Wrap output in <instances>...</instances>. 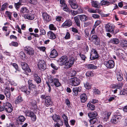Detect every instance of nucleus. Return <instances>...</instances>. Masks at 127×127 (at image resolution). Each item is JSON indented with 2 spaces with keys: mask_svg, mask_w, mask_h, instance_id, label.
I'll return each mask as SVG.
<instances>
[{
  "mask_svg": "<svg viewBox=\"0 0 127 127\" xmlns=\"http://www.w3.org/2000/svg\"><path fill=\"white\" fill-rule=\"evenodd\" d=\"M119 42L120 41L118 39L116 38L112 39L110 41V42L111 43L115 44H118Z\"/></svg>",
  "mask_w": 127,
  "mask_h": 127,
  "instance_id": "2f4dec72",
  "label": "nucleus"
},
{
  "mask_svg": "<svg viewBox=\"0 0 127 127\" xmlns=\"http://www.w3.org/2000/svg\"><path fill=\"white\" fill-rule=\"evenodd\" d=\"M80 98L81 101L82 102L84 103L87 99V97L85 94H83L81 95Z\"/></svg>",
  "mask_w": 127,
  "mask_h": 127,
  "instance_id": "393cba45",
  "label": "nucleus"
},
{
  "mask_svg": "<svg viewBox=\"0 0 127 127\" xmlns=\"http://www.w3.org/2000/svg\"><path fill=\"white\" fill-rule=\"evenodd\" d=\"M92 17L95 19H98L99 18V16L97 14H94L92 15Z\"/></svg>",
  "mask_w": 127,
  "mask_h": 127,
  "instance_id": "052dcab7",
  "label": "nucleus"
},
{
  "mask_svg": "<svg viewBox=\"0 0 127 127\" xmlns=\"http://www.w3.org/2000/svg\"><path fill=\"white\" fill-rule=\"evenodd\" d=\"M121 44L124 45V46H127V41L125 39H122L121 41Z\"/></svg>",
  "mask_w": 127,
  "mask_h": 127,
  "instance_id": "a19ab883",
  "label": "nucleus"
},
{
  "mask_svg": "<svg viewBox=\"0 0 127 127\" xmlns=\"http://www.w3.org/2000/svg\"><path fill=\"white\" fill-rule=\"evenodd\" d=\"M24 50L27 51V53L30 55L33 56L34 54V52L32 48L27 46L24 48Z\"/></svg>",
  "mask_w": 127,
  "mask_h": 127,
  "instance_id": "2eb2a0df",
  "label": "nucleus"
},
{
  "mask_svg": "<svg viewBox=\"0 0 127 127\" xmlns=\"http://www.w3.org/2000/svg\"><path fill=\"white\" fill-rule=\"evenodd\" d=\"M34 77V80L37 84L40 83L41 82V78L39 77L38 75L37 74H33Z\"/></svg>",
  "mask_w": 127,
  "mask_h": 127,
  "instance_id": "6ab92c4d",
  "label": "nucleus"
},
{
  "mask_svg": "<svg viewBox=\"0 0 127 127\" xmlns=\"http://www.w3.org/2000/svg\"><path fill=\"white\" fill-rule=\"evenodd\" d=\"M88 11L89 12L91 13H99L100 12V10L98 9H96L95 10L91 8H88Z\"/></svg>",
  "mask_w": 127,
  "mask_h": 127,
  "instance_id": "5701e85b",
  "label": "nucleus"
},
{
  "mask_svg": "<svg viewBox=\"0 0 127 127\" xmlns=\"http://www.w3.org/2000/svg\"><path fill=\"white\" fill-rule=\"evenodd\" d=\"M8 5L7 3H4L1 6V9L2 11L4 10L5 8H7Z\"/></svg>",
  "mask_w": 127,
  "mask_h": 127,
  "instance_id": "ea45409f",
  "label": "nucleus"
},
{
  "mask_svg": "<svg viewBox=\"0 0 127 127\" xmlns=\"http://www.w3.org/2000/svg\"><path fill=\"white\" fill-rule=\"evenodd\" d=\"M37 66L39 69L44 70L46 68L45 63L43 60H39L38 61Z\"/></svg>",
  "mask_w": 127,
  "mask_h": 127,
  "instance_id": "423d86ee",
  "label": "nucleus"
},
{
  "mask_svg": "<svg viewBox=\"0 0 127 127\" xmlns=\"http://www.w3.org/2000/svg\"><path fill=\"white\" fill-rule=\"evenodd\" d=\"M8 107L7 108V109H5V110L8 113H10L13 110V108L12 107L11 105L10 104V105L8 106Z\"/></svg>",
  "mask_w": 127,
  "mask_h": 127,
  "instance_id": "e433bc0d",
  "label": "nucleus"
},
{
  "mask_svg": "<svg viewBox=\"0 0 127 127\" xmlns=\"http://www.w3.org/2000/svg\"><path fill=\"white\" fill-rule=\"evenodd\" d=\"M40 32L41 33V35H44L46 33L45 31L42 28H40Z\"/></svg>",
  "mask_w": 127,
  "mask_h": 127,
  "instance_id": "6e6d98bb",
  "label": "nucleus"
},
{
  "mask_svg": "<svg viewBox=\"0 0 127 127\" xmlns=\"http://www.w3.org/2000/svg\"><path fill=\"white\" fill-rule=\"evenodd\" d=\"M96 118H93L91 119L90 120V123L91 124H94L96 122Z\"/></svg>",
  "mask_w": 127,
  "mask_h": 127,
  "instance_id": "8fccbe9b",
  "label": "nucleus"
},
{
  "mask_svg": "<svg viewBox=\"0 0 127 127\" xmlns=\"http://www.w3.org/2000/svg\"><path fill=\"white\" fill-rule=\"evenodd\" d=\"M122 74L118 72L117 73V77L118 80L119 81H121L123 79L122 77Z\"/></svg>",
  "mask_w": 127,
  "mask_h": 127,
  "instance_id": "7c9ffc66",
  "label": "nucleus"
},
{
  "mask_svg": "<svg viewBox=\"0 0 127 127\" xmlns=\"http://www.w3.org/2000/svg\"><path fill=\"white\" fill-rule=\"evenodd\" d=\"M70 5L72 8L74 9L77 8L78 7V5L75 3L71 4Z\"/></svg>",
  "mask_w": 127,
  "mask_h": 127,
  "instance_id": "de8ad7c7",
  "label": "nucleus"
},
{
  "mask_svg": "<svg viewBox=\"0 0 127 127\" xmlns=\"http://www.w3.org/2000/svg\"><path fill=\"white\" fill-rule=\"evenodd\" d=\"M120 94L121 95H127V91L125 90H122L120 92Z\"/></svg>",
  "mask_w": 127,
  "mask_h": 127,
  "instance_id": "3c124183",
  "label": "nucleus"
},
{
  "mask_svg": "<svg viewBox=\"0 0 127 127\" xmlns=\"http://www.w3.org/2000/svg\"><path fill=\"white\" fill-rule=\"evenodd\" d=\"M105 28L106 32L114 33V27L112 26H111L110 23H108L106 25Z\"/></svg>",
  "mask_w": 127,
  "mask_h": 127,
  "instance_id": "4468645a",
  "label": "nucleus"
},
{
  "mask_svg": "<svg viewBox=\"0 0 127 127\" xmlns=\"http://www.w3.org/2000/svg\"><path fill=\"white\" fill-rule=\"evenodd\" d=\"M79 17V18L80 20L82 21H85L87 20L88 17L87 16L85 15H78Z\"/></svg>",
  "mask_w": 127,
  "mask_h": 127,
  "instance_id": "b1692460",
  "label": "nucleus"
},
{
  "mask_svg": "<svg viewBox=\"0 0 127 127\" xmlns=\"http://www.w3.org/2000/svg\"><path fill=\"white\" fill-rule=\"evenodd\" d=\"M87 66L88 68L91 69H96L97 68L96 66L92 64H87Z\"/></svg>",
  "mask_w": 127,
  "mask_h": 127,
  "instance_id": "473e14b6",
  "label": "nucleus"
},
{
  "mask_svg": "<svg viewBox=\"0 0 127 127\" xmlns=\"http://www.w3.org/2000/svg\"><path fill=\"white\" fill-rule=\"evenodd\" d=\"M53 120L56 122H59L58 121L60 120V117L56 114L53 115L52 116Z\"/></svg>",
  "mask_w": 127,
  "mask_h": 127,
  "instance_id": "c756f323",
  "label": "nucleus"
},
{
  "mask_svg": "<svg viewBox=\"0 0 127 127\" xmlns=\"http://www.w3.org/2000/svg\"><path fill=\"white\" fill-rule=\"evenodd\" d=\"M123 84L122 83H120L117 84V89H119L121 88L123 86Z\"/></svg>",
  "mask_w": 127,
  "mask_h": 127,
  "instance_id": "680f3d73",
  "label": "nucleus"
},
{
  "mask_svg": "<svg viewBox=\"0 0 127 127\" xmlns=\"http://www.w3.org/2000/svg\"><path fill=\"white\" fill-rule=\"evenodd\" d=\"M101 23V21L100 20H97L96 21L95 23V24L94 26V27L96 28V26L99 25Z\"/></svg>",
  "mask_w": 127,
  "mask_h": 127,
  "instance_id": "4d7b16f0",
  "label": "nucleus"
},
{
  "mask_svg": "<svg viewBox=\"0 0 127 127\" xmlns=\"http://www.w3.org/2000/svg\"><path fill=\"white\" fill-rule=\"evenodd\" d=\"M30 105L31 109L34 110L37 109V102L34 99L31 100L30 102Z\"/></svg>",
  "mask_w": 127,
  "mask_h": 127,
  "instance_id": "f8f14e48",
  "label": "nucleus"
},
{
  "mask_svg": "<svg viewBox=\"0 0 127 127\" xmlns=\"http://www.w3.org/2000/svg\"><path fill=\"white\" fill-rule=\"evenodd\" d=\"M80 83V81L77 78L74 77L70 79L69 83L70 85L74 86L79 85Z\"/></svg>",
  "mask_w": 127,
  "mask_h": 127,
  "instance_id": "39448f33",
  "label": "nucleus"
},
{
  "mask_svg": "<svg viewBox=\"0 0 127 127\" xmlns=\"http://www.w3.org/2000/svg\"><path fill=\"white\" fill-rule=\"evenodd\" d=\"M42 16L44 22L46 23L51 20V17L48 14L46 13H44L42 14Z\"/></svg>",
  "mask_w": 127,
  "mask_h": 127,
  "instance_id": "1a4fd4ad",
  "label": "nucleus"
},
{
  "mask_svg": "<svg viewBox=\"0 0 127 127\" xmlns=\"http://www.w3.org/2000/svg\"><path fill=\"white\" fill-rule=\"evenodd\" d=\"M70 35L68 32H67L66 33V35L64 37V38L65 39H67L70 38Z\"/></svg>",
  "mask_w": 127,
  "mask_h": 127,
  "instance_id": "864d4df0",
  "label": "nucleus"
},
{
  "mask_svg": "<svg viewBox=\"0 0 127 127\" xmlns=\"http://www.w3.org/2000/svg\"><path fill=\"white\" fill-rule=\"evenodd\" d=\"M62 116L64 120V122L68 121L67 117L64 114H63Z\"/></svg>",
  "mask_w": 127,
  "mask_h": 127,
  "instance_id": "5fc2aeb1",
  "label": "nucleus"
},
{
  "mask_svg": "<svg viewBox=\"0 0 127 127\" xmlns=\"http://www.w3.org/2000/svg\"><path fill=\"white\" fill-rule=\"evenodd\" d=\"M10 105V104L8 102H6L4 103L3 106H4L5 109H7V108L8 107V106Z\"/></svg>",
  "mask_w": 127,
  "mask_h": 127,
  "instance_id": "79ce46f5",
  "label": "nucleus"
},
{
  "mask_svg": "<svg viewBox=\"0 0 127 127\" xmlns=\"http://www.w3.org/2000/svg\"><path fill=\"white\" fill-rule=\"evenodd\" d=\"M94 93L95 94H99L100 93L99 91L97 89H95L94 90Z\"/></svg>",
  "mask_w": 127,
  "mask_h": 127,
  "instance_id": "338daca9",
  "label": "nucleus"
},
{
  "mask_svg": "<svg viewBox=\"0 0 127 127\" xmlns=\"http://www.w3.org/2000/svg\"><path fill=\"white\" fill-rule=\"evenodd\" d=\"M48 82H46V84L48 85L49 89V91L50 92L51 90V88L49 83L52 86L55 85L56 87H59L61 86V84L59 82V80L57 78H53L51 77L48 78Z\"/></svg>",
  "mask_w": 127,
  "mask_h": 127,
  "instance_id": "f03ea898",
  "label": "nucleus"
},
{
  "mask_svg": "<svg viewBox=\"0 0 127 127\" xmlns=\"http://www.w3.org/2000/svg\"><path fill=\"white\" fill-rule=\"evenodd\" d=\"M14 4L15 7L17 9L19 8L20 7L21 3L20 2H18L17 3H15Z\"/></svg>",
  "mask_w": 127,
  "mask_h": 127,
  "instance_id": "09e8293b",
  "label": "nucleus"
},
{
  "mask_svg": "<svg viewBox=\"0 0 127 127\" xmlns=\"http://www.w3.org/2000/svg\"><path fill=\"white\" fill-rule=\"evenodd\" d=\"M25 19L32 20L34 18V16L33 14H27L23 16Z\"/></svg>",
  "mask_w": 127,
  "mask_h": 127,
  "instance_id": "4be33fe9",
  "label": "nucleus"
},
{
  "mask_svg": "<svg viewBox=\"0 0 127 127\" xmlns=\"http://www.w3.org/2000/svg\"><path fill=\"white\" fill-rule=\"evenodd\" d=\"M29 10L26 7H23L21 8L20 12L21 14H23V16L28 13Z\"/></svg>",
  "mask_w": 127,
  "mask_h": 127,
  "instance_id": "412c9836",
  "label": "nucleus"
},
{
  "mask_svg": "<svg viewBox=\"0 0 127 127\" xmlns=\"http://www.w3.org/2000/svg\"><path fill=\"white\" fill-rule=\"evenodd\" d=\"M74 62V58L72 57L68 59L67 57L65 56H62L59 60L58 63L61 65H64L65 69H68L70 67Z\"/></svg>",
  "mask_w": 127,
  "mask_h": 127,
  "instance_id": "f257e3e1",
  "label": "nucleus"
},
{
  "mask_svg": "<svg viewBox=\"0 0 127 127\" xmlns=\"http://www.w3.org/2000/svg\"><path fill=\"white\" fill-rule=\"evenodd\" d=\"M35 85L33 83L28 86V89L26 86L24 87L21 88V90L24 92L27 95L30 94L31 93V88L34 89L35 88Z\"/></svg>",
  "mask_w": 127,
  "mask_h": 127,
  "instance_id": "20e7f679",
  "label": "nucleus"
},
{
  "mask_svg": "<svg viewBox=\"0 0 127 127\" xmlns=\"http://www.w3.org/2000/svg\"><path fill=\"white\" fill-rule=\"evenodd\" d=\"M5 94L7 97H9L11 95V93L10 92V90L6 88L5 90Z\"/></svg>",
  "mask_w": 127,
  "mask_h": 127,
  "instance_id": "f704fd0d",
  "label": "nucleus"
},
{
  "mask_svg": "<svg viewBox=\"0 0 127 127\" xmlns=\"http://www.w3.org/2000/svg\"><path fill=\"white\" fill-rule=\"evenodd\" d=\"M121 118V116L120 115H114L112 117L111 120V122L113 123L116 124Z\"/></svg>",
  "mask_w": 127,
  "mask_h": 127,
  "instance_id": "9b49d317",
  "label": "nucleus"
},
{
  "mask_svg": "<svg viewBox=\"0 0 127 127\" xmlns=\"http://www.w3.org/2000/svg\"><path fill=\"white\" fill-rule=\"evenodd\" d=\"M79 16H77L74 17L75 22L77 26L78 27H80V22L79 20Z\"/></svg>",
  "mask_w": 127,
  "mask_h": 127,
  "instance_id": "a878e982",
  "label": "nucleus"
},
{
  "mask_svg": "<svg viewBox=\"0 0 127 127\" xmlns=\"http://www.w3.org/2000/svg\"><path fill=\"white\" fill-rule=\"evenodd\" d=\"M101 4L102 5H107L109 4V2L104 0H102L101 1Z\"/></svg>",
  "mask_w": 127,
  "mask_h": 127,
  "instance_id": "49530a36",
  "label": "nucleus"
},
{
  "mask_svg": "<svg viewBox=\"0 0 127 127\" xmlns=\"http://www.w3.org/2000/svg\"><path fill=\"white\" fill-rule=\"evenodd\" d=\"M111 113L110 112L105 111L102 114V118H103L104 121L107 122L109 119Z\"/></svg>",
  "mask_w": 127,
  "mask_h": 127,
  "instance_id": "9d476101",
  "label": "nucleus"
},
{
  "mask_svg": "<svg viewBox=\"0 0 127 127\" xmlns=\"http://www.w3.org/2000/svg\"><path fill=\"white\" fill-rule=\"evenodd\" d=\"M104 64L107 68L110 69L113 68L115 65L114 62L111 60L107 61H105L104 62Z\"/></svg>",
  "mask_w": 127,
  "mask_h": 127,
  "instance_id": "0eeeda50",
  "label": "nucleus"
},
{
  "mask_svg": "<svg viewBox=\"0 0 127 127\" xmlns=\"http://www.w3.org/2000/svg\"><path fill=\"white\" fill-rule=\"evenodd\" d=\"M84 32L85 34V37H88L89 34V31H88L87 30H85Z\"/></svg>",
  "mask_w": 127,
  "mask_h": 127,
  "instance_id": "0e129e2a",
  "label": "nucleus"
},
{
  "mask_svg": "<svg viewBox=\"0 0 127 127\" xmlns=\"http://www.w3.org/2000/svg\"><path fill=\"white\" fill-rule=\"evenodd\" d=\"M79 56L82 60H85V59L86 58V57L84 55L80 54Z\"/></svg>",
  "mask_w": 127,
  "mask_h": 127,
  "instance_id": "bf43d9fd",
  "label": "nucleus"
},
{
  "mask_svg": "<svg viewBox=\"0 0 127 127\" xmlns=\"http://www.w3.org/2000/svg\"><path fill=\"white\" fill-rule=\"evenodd\" d=\"M26 114L27 116L31 117L32 121H35L36 120V116L34 114L33 112L27 111H26Z\"/></svg>",
  "mask_w": 127,
  "mask_h": 127,
  "instance_id": "ddd939ff",
  "label": "nucleus"
},
{
  "mask_svg": "<svg viewBox=\"0 0 127 127\" xmlns=\"http://www.w3.org/2000/svg\"><path fill=\"white\" fill-rule=\"evenodd\" d=\"M76 72L75 70H73L71 71L70 73V75L72 76H74L75 75Z\"/></svg>",
  "mask_w": 127,
  "mask_h": 127,
  "instance_id": "e2e57ef3",
  "label": "nucleus"
},
{
  "mask_svg": "<svg viewBox=\"0 0 127 127\" xmlns=\"http://www.w3.org/2000/svg\"><path fill=\"white\" fill-rule=\"evenodd\" d=\"M92 5V6L95 8H98V2L96 1H92L91 2Z\"/></svg>",
  "mask_w": 127,
  "mask_h": 127,
  "instance_id": "c9c22d12",
  "label": "nucleus"
},
{
  "mask_svg": "<svg viewBox=\"0 0 127 127\" xmlns=\"http://www.w3.org/2000/svg\"><path fill=\"white\" fill-rule=\"evenodd\" d=\"M88 115L90 118H94L97 116V114L96 112H94L88 113Z\"/></svg>",
  "mask_w": 127,
  "mask_h": 127,
  "instance_id": "c85d7f7f",
  "label": "nucleus"
},
{
  "mask_svg": "<svg viewBox=\"0 0 127 127\" xmlns=\"http://www.w3.org/2000/svg\"><path fill=\"white\" fill-rule=\"evenodd\" d=\"M81 89L79 87L74 88L73 89V92L74 93V95H77L78 94V92H80Z\"/></svg>",
  "mask_w": 127,
  "mask_h": 127,
  "instance_id": "cd10ccee",
  "label": "nucleus"
},
{
  "mask_svg": "<svg viewBox=\"0 0 127 127\" xmlns=\"http://www.w3.org/2000/svg\"><path fill=\"white\" fill-rule=\"evenodd\" d=\"M41 97L42 99H45V104L47 107L52 105L53 104L51 98L49 96L45 94L41 95Z\"/></svg>",
  "mask_w": 127,
  "mask_h": 127,
  "instance_id": "7ed1b4c3",
  "label": "nucleus"
},
{
  "mask_svg": "<svg viewBox=\"0 0 127 127\" xmlns=\"http://www.w3.org/2000/svg\"><path fill=\"white\" fill-rule=\"evenodd\" d=\"M23 101V99L21 96H18L15 100V103L17 104L22 102Z\"/></svg>",
  "mask_w": 127,
  "mask_h": 127,
  "instance_id": "72a5a7b5",
  "label": "nucleus"
},
{
  "mask_svg": "<svg viewBox=\"0 0 127 127\" xmlns=\"http://www.w3.org/2000/svg\"><path fill=\"white\" fill-rule=\"evenodd\" d=\"M92 40L94 42H97L98 43V44H99V40L97 35H93L91 37Z\"/></svg>",
  "mask_w": 127,
  "mask_h": 127,
  "instance_id": "bb28decb",
  "label": "nucleus"
},
{
  "mask_svg": "<svg viewBox=\"0 0 127 127\" xmlns=\"http://www.w3.org/2000/svg\"><path fill=\"white\" fill-rule=\"evenodd\" d=\"M61 6L62 7L64 11L67 12L69 11V9L66 4H65L64 5H61Z\"/></svg>",
  "mask_w": 127,
  "mask_h": 127,
  "instance_id": "4c0bfd02",
  "label": "nucleus"
},
{
  "mask_svg": "<svg viewBox=\"0 0 127 127\" xmlns=\"http://www.w3.org/2000/svg\"><path fill=\"white\" fill-rule=\"evenodd\" d=\"M72 24V21L70 20H68L66 21L62 24V26L64 27H69L71 26Z\"/></svg>",
  "mask_w": 127,
  "mask_h": 127,
  "instance_id": "f3484780",
  "label": "nucleus"
},
{
  "mask_svg": "<svg viewBox=\"0 0 127 127\" xmlns=\"http://www.w3.org/2000/svg\"><path fill=\"white\" fill-rule=\"evenodd\" d=\"M18 119L19 121L21 122H23L25 120V118L23 116H19Z\"/></svg>",
  "mask_w": 127,
  "mask_h": 127,
  "instance_id": "a18cd8bd",
  "label": "nucleus"
},
{
  "mask_svg": "<svg viewBox=\"0 0 127 127\" xmlns=\"http://www.w3.org/2000/svg\"><path fill=\"white\" fill-rule=\"evenodd\" d=\"M58 55L57 52L55 49H53L51 52L50 55L51 58H55Z\"/></svg>",
  "mask_w": 127,
  "mask_h": 127,
  "instance_id": "aec40b11",
  "label": "nucleus"
},
{
  "mask_svg": "<svg viewBox=\"0 0 127 127\" xmlns=\"http://www.w3.org/2000/svg\"><path fill=\"white\" fill-rule=\"evenodd\" d=\"M49 29L52 30H56V28L54 27V25L52 24H50L49 26Z\"/></svg>",
  "mask_w": 127,
  "mask_h": 127,
  "instance_id": "37998d69",
  "label": "nucleus"
},
{
  "mask_svg": "<svg viewBox=\"0 0 127 127\" xmlns=\"http://www.w3.org/2000/svg\"><path fill=\"white\" fill-rule=\"evenodd\" d=\"M84 85L85 87L87 89H89L91 88V86L89 83H88L87 82L86 84H85Z\"/></svg>",
  "mask_w": 127,
  "mask_h": 127,
  "instance_id": "13d9d810",
  "label": "nucleus"
},
{
  "mask_svg": "<svg viewBox=\"0 0 127 127\" xmlns=\"http://www.w3.org/2000/svg\"><path fill=\"white\" fill-rule=\"evenodd\" d=\"M75 38L77 40H80L81 38V36L78 35H76L75 36Z\"/></svg>",
  "mask_w": 127,
  "mask_h": 127,
  "instance_id": "774afa93",
  "label": "nucleus"
},
{
  "mask_svg": "<svg viewBox=\"0 0 127 127\" xmlns=\"http://www.w3.org/2000/svg\"><path fill=\"white\" fill-rule=\"evenodd\" d=\"M87 105V107H89L91 110H94L95 109V106L90 103H88Z\"/></svg>",
  "mask_w": 127,
  "mask_h": 127,
  "instance_id": "58836bf2",
  "label": "nucleus"
},
{
  "mask_svg": "<svg viewBox=\"0 0 127 127\" xmlns=\"http://www.w3.org/2000/svg\"><path fill=\"white\" fill-rule=\"evenodd\" d=\"M71 13L72 15L73 16L75 15L79 14L78 12L75 11H73L72 12V11L71 10Z\"/></svg>",
  "mask_w": 127,
  "mask_h": 127,
  "instance_id": "69168bd1",
  "label": "nucleus"
},
{
  "mask_svg": "<svg viewBox=\"0 0 127 127\" xmlns=\"http://www.w3.org/2000/svg\"><path fill=\"white\" fill-rule=\"evenodd\" d=\"M21 64L22 69L25 71H27L29 72L31 71V69L29 68L28 65L27 63L25 62H21Z\"/></svg>",
  "mask_w": 127,
  "mask_h": 127,
  "instance_id": "dca6fc26",
  "label": "nucleus"
},
{
  "mask_svg": "<svg viewBox=\"0 0 127 127\" xmlns=\"http://www.w3.org/2000/svg\"><path fill=\"white\" fill-rule=\"evenodd\" d=\"M86 76L89 77L93 76L94 74L93 72L91 71H88L86 73Z\"/></svg>",
  "mask_w": 127,
  "mask_h": 127,
  "instance_id": "c03bdc74",
  "label": "nucleus"
},
{
  "mask_svg": "<svg viewBox=\"0 0 127 127\" xmlns=\"http://www.w3.org/2000/svg\"><path fill=\"white\" fill-rule=\"evenodd\" d=\"M47 35L48 37L51 39H54L56 37V35L52 31H49L47 33Z\"/></svg>",
  "mask_w": 127,
  "mask_h": 127,
  "instance_id": "a211bd4d",
  "label": "nucleus"
},
{
  "mask_svg": "<svg viewBox=\"0 0 127 127\" xmlns=\"http://www.w3.org/2000/svg\"><path fill=\"white\" fill-rule=\"evenodd\" d=\"M10 46H17L18 45V44L16 42H12L11 43H10Z\"/></svg>",
  "mask_w": 127,
  "mask_h": 127,
  "instance_id": "603ef678",
  "label": "nucleus"
},
{
  "mask_svg": "<svg viewBox=\"0 0 127 127\" xmlns=\"http://www.w3.org/2000/svg\"><path fill=\"white\" fill-rule=\"evenodd\" d=\"M98 57V54L96 51L94 49H93L91 53L90 59L91 60H94L97 59Z\"/></svg>",
  "mask_w": 127,
  "mask_h": 127,
  "instance_id": "6e6552de",
  "label": "nucleus"
}]
</instances>
